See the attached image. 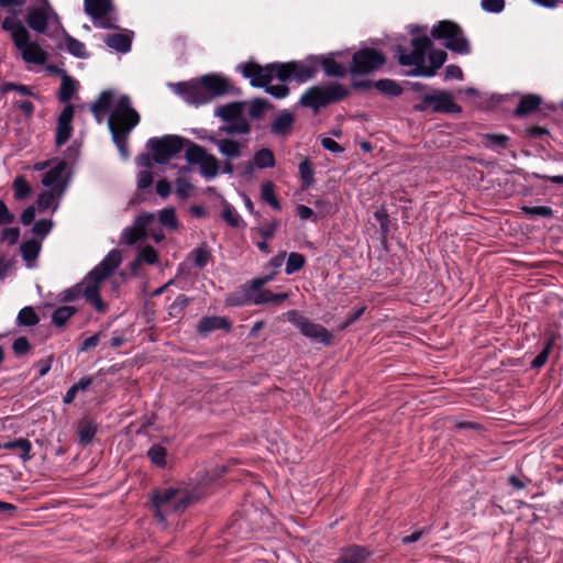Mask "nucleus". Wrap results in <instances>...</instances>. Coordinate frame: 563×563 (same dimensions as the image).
<instances>
[{
    "mask_svg": "<svg viewBox=\"0 0 563 563\" xmlns=\"http://www.w3.org/2000/svg\"><path fill=\"white\" fill-rule=\"evenodd\" d=\"M411 52L397 44L394 46V56L400 66H413L407 76L430 78L443 66L448 54L443 49H431L433 43L427 35L413 36L410 41Z\"/></svg>",
    "mask_w": 563,
    "mask_h": 563,
    "instance_id": "obj_1",
    "label": "nucleus"
},
{
    "mask_svg": "<svg viewBox=\"0 0 563 563\" xmlns=\"http://www.w3.org/2000/svg\"><path fill=\"white\" fill-rule=\"evenodd\" d=\"M122 257L118 250H111L107 256L95 266L82 279V282L63 291L60 301L71 302L80 295L98 312H104L107 305L100 297V284L112 275L121 264Z\"/></svg>",
    "mask_w": 563,
    "mask_h": 563,
    "instance_id": "obj_2",
    "label": "nucleus"
},
{
    "mask_svg": "<svg viewBox=\"0 0 563 563\" xmlns=\"http://www.w3.org/2000/svg\"><path fill=\"white\" fill-rule=\"evenodd\" d=\"M176 92L188 104L199 107L222 96L239 95L240 89H236L224 76L211 73L187 82L177 84Z\"/></svg>",
    "mask_w": 563,
    "mask_h": 563,
    "instance_id": "obj_3",
    "label": "nucleus"
},
{
    "mask_svg": "<svg viewBox=\"0 0 563 563\" xmlns=\"http://www.w3.org/2000/svg\"><path fill=\"white\" fill-rule=\"evenodd\" d=\"M139 123L140 114L132 108L130 97L126 95L120 96L111 110L108 128L113 143L124 159L129 157V134Z\"/></svg>",
    "mask_w": 563,
    "mask_h": 563,
    "instance_id": "obj_4",
    "label": "nucleus"
},
{
    "mask_svg": "<svg viewBox=\"0 0 563 563\" xmlns=\"http://www.w3.org/2000/svg\"><path fill=\"white\" fill-rule=\"evenodd\" d=\"M199 497L184 487L157 488L151 494L155 518L165 523L170 515L184 512Z\"/></svg>",
    "mask_w": 563,
    "mask_h": 563,
    "instance_id": "obj_5",
    "label": "nucleus"
},
{
    "mask_svg": "<svg viewBox=\"0 0 563 563\" xmlns=\"http://www.w3.org/2000/svg\"><path fill=\"white\" fill-rule=\"evenodd\" d=\"M244 78L250 79L252 87H265L273 79L280 82L292 80L291 63L274 62L262 66L255 62H247L238 66Z\"/></svg>",
    "mask_w": 563,
    "mask_h": 563,
    "instance_id": "obj_6",
    "label": "nucleus"
},
{
    "mask_svg": "<svg viewBox=\"0 0 563 563\" xmlns=\"http://www.w3.org/2000/svg\"><path fill=\"white\" fill-rule=\"evenodd\" d=\"M349 96V90L339 82L324 86L309 87L300 97L298 104L318 113L321 108L342 101Z\"/></svg>",
    "mask_w": 563,
    "mask_h": 563,
    "instance_id": "obj_7",
    "label": "nucleus"
},
{
    "mask_svg": "<svg viewBox=\"0 0 563 563\" xmlns=\"http://www.w3.org/2000/svg\"><path fill=\"white\" fill-rule=\"evenodd\" d=\"M431 36L434 40L442 41L444 47L451 52L462 55L471 53V44L463 29L453 21H439L432 26Z\"/></svg>",
    "mask_w": 563,
    "mask_h": 563,
    "instance_id": "obj_8",
    "label": "nucleus"
},
{
    "mask_svg": "<svg viewBox=\"0 0 563 563\" xmlns=\"http://www.w3.org/2000/svg\"><path fill=\"white\" fill-rule=\"evenodd\" d=\"M413 110L442 114H459L462 112L461 106L455 103L451 93L444 89H433L430 93L422 95L420 102L413 104Z\"/></svg>",
    "mask_w": 563,
    "mask_h": 563,
    "instance_id": "obj_9",
    "label": "nucleus"
},
{
    "mask_svg": "<svg viewBox=\"0 0 563 563\" xmlns=\"http://www.w3.org/2000/svg\"><path fill=\"white\" fill-rule=\"evenodd\" d=\"M386 64V56L374 47H363L352 55L349 71L353 77L372 74Z\"/></svg>",
    "mask_w": 563,
    "mask_h": 563,
    "instance_id": "obj_10",
    "label": "nucleus"
},
{
    "mask_svg": "<svg viewBox=\"0 0 563 563\" xmlns=\"http://www.w3.org/2000/svg\"><path fill=\"white\" fill-rule=\"evenodd\" d=\"M185 146V139L178 135L168 134L162 137H151L146 147L152 151L153 159L159 165H165L176 156Z\"/></svg>",
    "mask_w": 563,
    "mask_h": 563,
    "instance_id": "obj_11",
    "label": "nucleus"
},
{
    "mask_svg": "<svg viewBox=\"0 0 563 563\" xmlns=\"http://www.w3.org/2000/svg\"><path fill=\"white\" fill-rule=\"evenodd\" d=\"M287 320L294 324L302 335L311 339L312 341L331 345L333 335L332 333L320 323H314L306 318L298 310H289L287 312Z\"/></svg>",
    "mask_w": 563,
    "mask_h": 563,
    "instance_id": "obj_12",
    "label": "nucleus"
},
{
    "mask_svg": "<svg viewBox=\"0 0 563 563\" xmlns=\"http://www.w3.org/2000/svg\"><path fill=\"white\" fill-rule=\"evenodd\" d=\"M84 10L92 19L97 27L106 30L119 29L110 19H106L107 15L114 11L112 0H84Z\"/></svg>",
    "mask_w": 563,
    "mask_h": 563,
    "instance_id": "obj_13",
    "label": "nucleus"
},
{
    "mask_svg": "<svg viewBox=\"0 0 563 563\" xmlns=\"http://www.w3.org/2000/svg\"><path fill=\"white\" fill-rule=\"evenodd\" d=\"M155 214L152 212H143L134 219L133 225L126 227L121 234V240L128 245H133L137 241L147 238V228L155 222Z\"/></svg>",
    "mask_w": 563,
    "mask_h": 563,
    "instance_id": "obj_14",
    "label": "nucleus"
},
{
    "mask_svg": "<svg viewBox=\"0 0 563 563\" xmlns=\"http://www.w3.org/2000/svg\"><path fill=\"white\" fill-rule=\"evenodd\" d=\"M30 32L25 37L15 41V47L21 52L25 63L34 65H44L47 60V53L36 43L30 41Z\"/></svg>",
    "mask_w": 563,
    "mask_h": 563,
    "instance_id": "obj_15",
    "label": "nucleus"
},
{
    "mask_svg": "<svg viewBox=\"0 0 563 563\" xmlns=\"http://www.w3.org/2000/svg\"><path fill=\"white\" fill-rule=\"evenodd\" d=\"M342 52H331L328 55H316L317 64H318V70L321 68L325 76L333 77V78H342L344 77L349 71V67H346L344 64L338 62L336 57H342Z\"/></svg>",
    "mask_w": 563,
    "mask_h": 563,
    "instance_id": "obj_16",
    "label": "nucleus"
},
{
    "mask_svg": "<svg viewBox=\"0 0 563 563\" xmlns=\"http://www.w3.org/2000/svg\"><path fill=\"white\" fill-rule=\"evenodd\" d=\"M75 107L71 103L66 104L57 118L55 143L57 146L64 145L73 133V119Z\"/></svg>",
    "mask_w": 563,
    "mask_h": 563,
    "instance_id": "obj_17",
    "label": "nucleus"
},
{
    "mask_svg": "<svg viewBox=\"0 0 563 563\" xmlns=\"http://www.w3.org/2000/svg\"><path fill=\"white\" fill-rule=\"evenodd\" d=\"M292 80L298 84L307 82L316 77L318 64L316 55H309L303 60H291Z\"/></svg>",
    "mask_w": 563,
    "mask_h": 563,
    "instance_id": "obj_18",
    "label": "nucleus"
},
{
    "mask_svg": "<svg viewBox=\"0 0 563 563\" xmlns=\"http://www.w3.org/2000/svg\"><path fill=\"white\" fill-rule=\"evenodd\" d=\"M208 141L218 147L219 153L232 161L242 156L243 144L232 139H220L217 135L208 136Z\"/></svg>",
    "mask_w": 563,
    "mask_h": 563,
    "instance_id": "obj_19",
    "label": "nucleus"
},
{
    "mask_svg": "<svg viewBox=\"0 0 563 563\" xmlns=\"http://www.w3.org/2000/svg\"><path fill=\"white\" fill-rule=\"evenodd\" d=\"M369 556L365 547L352 544L340 550L334 563H366Z\"/></svg>",
    "mask_w": 563,
    "mask_h": 563,
    "instance_id": "obj_20",
    "label": "nucleus"
},
{
    "mask_svg": "<svg viewBox=\"0 0 563 563\" xmlns=\"http://www.w3.org/2000/svg\"><path fill=\"white\" fill-rule=\"evenodd\" d=\"M232 323L225 317L220 316H211V317H202L197 325V331L200 335L207 336L211 332L216 330H224L227 332L231 331Z\"/></svg>",
    "mask_w": 563,
    "mask_h": 563,
    "instance_id": "obj_21",
    "label": "nucleus"
},
{
    "mask_svg": "<svg viewBox=\"0 0 563 563\" xmlns=\"http://www.w3.org/2000/svg\"><path fill=\"white\" fill-rule=\"evenodd\" d=\"M245 104L244 101H233L219 106L214 109L213 115L220 118L224 123L243 119L245 118L243 115Z\"/></svg>",
    "mask_w": 563,
    "mask_h": 563,
    "instance_id": "obj_22",
    "label": "nucleus"
},
{
    "mask_svg": "<svg viewBox=\"0 0 563 563\" xmlns=\"http://www.w3.org/2000/svg\"><path fill=\"white\" fill-rule=\"evenodd\" d=\"M56 71L58 74H62V82H60L59 91H58V96H57L58 101L60 103L68 104L70 99L74 97V95L78 90L79 82L76 79H74L73 77H70L69 75H67L65 70H60V69L56 68Z\"/></svg>",
    "mask_w": 563,
    "mask_h": 563,
    "instance_id": "obj_23",
    "label": "nucleus"
},
{
    "mask_svg": "<svg viewBox=\"0 0 563 563\" xmlns=\"http://www.w3.org/2000/svg\"><path fill=\"white\" fill-rule=\"evenodd\" d=\"M133 32L112 33L104 36V43L108 47L125 54L131 51Z\"/></svg>",
    "mask_w": 563,
    "mask_h": 563,
    "instance_id": "obj_24",
    "label": "nucleus"
},
{
    "mask_svg": "<svg viewBox=\"0 0 563 563\" xmlns=\"http://www.w3.org/2000/svg\"><path fill=\"white\" fill-rule=\"evenodd\" d=\"M276 164L275 155L269 148H261L255 152L253 162H247L245 167L249 173L253 172V167L256 166L260 169L272 168Z\"/></svg>",
    "mask_w": 563,
    "mask_h": 563,
    "instance_id": "obj_25",
    "label": "nucleus"
},
{
    "mask_svg": "<svg viewBox=\"0 0 563 563\" xmlns=\"http://www.w3.org/2000/svg\"><path fill=\"white\" fill-rule=\"evenodd\" d=\"M558 338H559V335L555 334L554 332L545 333L541 351L530 363L531 368H536V369L540 368L547 363L550 353L552 352V350L555 346V342H556Z\"/></svg>",
    "mask_w": 563,
    "mask_h": 563,
    "instance_id": "obj_26",
    "label": "nucleus"
},
{
    "mask_svg": "<svg viewBox=\"0 0 563 563\" xmlns=\"http://www.w3.org/2000/svg\"><path fill=\"white\" fill-rule=\"evenodd\" d=\"M294 122V114L288 110H283L272 122L271 132L277 136H285L289 133Z\"/></svg>",
    "mask_w": 563,
    "mask_h": 563,
    "instance_id": "obj_27",
    "label": "nucleus"
},
{
    "mask_svg": "<svg viewBox=\"0 0 563 563\" xmlns=\"http://www.w3.org/2000/svg\"><path fill=\"white\" fill-rule=\"evenodd\" d=\"M66 161H58L48 172L43 176L42 184L48 188H57L62 185V177L67 169Z\"/></svg>",
    "mask_w": 563,
    "mask_h": 563,
    "instance_id": "obj_28",
    "label": "nucleus"
},
{
    "mask_svg": "<svg viewBox=\"0 0 563 563\" xmlns=\"http://www.w3.org/2000/svg\"><path fill=\"white\" fill-rule=\"evenodd\" d=\"M541 103H542V98L540 96L526 95L520 99L514 113L516 117H519V118L526 117V115L534 112L536 110H538V108L540 107Z\"/></svg>",
    "mask_w": 563,
    "mask_h": 563,
    "instance_id": "obj_29",
    "label": "nucleus"
},
{
    "mask_svg": "<svg viewBox=\"0 0 563 563\" xmlns=\"http://www.w3.org/2000/svg\"><path fill=\"white\" fill-rule=\"evenodd\" d=\"M252 131L251 124L246 120V118L227 122L218 128V134H227V135H236L250 134Z\"/></svg>",
    "mask_w": 563,
    "mask_h": 563,
    "instance_id": "obj_30",
    "label": "nucleus"
},
{
    "mask_svg": "<svg viewBox=\"0 0 563 563\" xmlns=\"http://www.w3.org/2000/svg\"><path fill=\"white\" fill-rule=\"evenodd\" d=\"M187 260L191 261L196 268L202 269L212 260V254L208 245L201 243L188 254Z\"/></svg>",
    "mask_w": 563,
    "mask_h": 563,
    "instance_id": "obj_31",
    "label": "nucleus"
},
{
    "mask_svg": "<svg viewBox=\"0 0 563 563\" xmlns=\"http://www.w3.org/2000/svg\"><path fill=\"white\" fill-rule=\"evenodd\" d=\"M0 449L18 451L19 456L25 462L31 460L30 452L32 450V443L25 438H19L13 441H8L0 444Z\"/></svg>",
    "mask_w": 563,
    "mask_h": 563,
    "instance_id": "obj_32",
    "label": "nucleus"
},
{
    "mask_svg": "<svg viewBox=\"0 0 563 563\" xmlns=\"http://www.w3.org/2000/svg\"><path fill=\"white\" fill-rule=\"evenodd\" d=\"M301 190H308L314 185V170L308 157H306L298 166Z\"/></svg>",
    "mask_w": 563,
    "mask_h": 563,
    "instance_id": "obj_33",
    "label": "nucleus"
},
{
    "mask_svg": "<svg viewBox=\"0 0 563 563\" xmlns=\"http://www.w3.org/2000/svg\"><path fill=\"white\" fill-rule=\"evenodd\" d=\"M1 27L3 31L10 32L14 44L15 41H19L22 37L24 38L25 35L29 33L27 29L20 21H16L12 16H7L2 21Z\"/></svg>",
    "mask_w": 563,
    "mask_h": 563,
    "instance_id": "obj_34",
    "label": "nucleus"
},
{
    "mask_svg": "<svg viewBox=\"0 0 563 563\" xmlns=\"http://www.w3.org/2000/svg\"><path fill=\"white\" fill-rule=\"evenodd\" d=\"M187 145L185 157L191 165H199L209 154L202 146L185 139Z\"/></svg>",
    "mask_w": 563,
    "mask_h": 563,
    "instance_id": "obj_35",
    "label": "nucleus"
},
{
    "mask_svg": "<svg viewBox=\"0 0 563 563\" xmlns=\"http://www.w3.org/2000/svg\"><path fill=\"white\" fill-rule=\"evenodd\" d=\"M374 88L386 97H398L402 93L401 86L389 78H383L374 82Z\"/></svg>",
    "mask_w": 563,
    "mask_h": 563,
    "instance_id": "obj_36",
    "label": "nucleus"
},
{
    "mask_svg": "<svg viewBox=\"0 0 563 563\" xmlns=\"http://www.w3.org/2000/svg\"><path fill=\"white\" fill-rule=\"evenodd\" d=\"M64 40H65L66 49L69 54H71L76 58L85 59V58L89 57V54L86 51L85 44L82 42H80L79 40L75 38L74 36L69 35L65 30H64Z\"/></svg>",
    "mask_w": 563,
    "mask_h": 563,
    "instance_id": "obj_37",
    "label": "nucleus"
},
{
    "mask_svg": "<svg viewBox=\"0 0 563 563\" xmlns=\"http://www.w3.org/2000/svg\"><path fill=\"white\" fill-rule=\"evenodd\" d=\"M275 186L271 180H267L261 186V197L263 201L269 205L274 210H280L282 205L275 195Z\"/></svg>",
    "mask_w": 563,
    "mask_h": 563,
    "instance_id": "obj_38",
    "label": "nucleus"
},
{
    "mask_svg": "<svg viewBox=\"0 0 563 563\" xmlns=\"http://www.w3.org/2000/svg\"><path fill=\"white\" fill-rule=\"evenodd\" d=\"M287 292L274 294L268 289H264L255 295L253 302L255 305H265L268 302L280 303L288 299Z\"/></svg>",
    "mask_w": 563,
    "mask_h": 563,
    "instance_id": "obj_39",
    "label": "nucleus"
},
{
    "mask_svg": "<svg viewBox=\"0 0 563 563\" xmlns=\"http://www.w3.org/2000/svg\"><path fill=\"white\" fill-rule=\"evenodd\" d=\"M20 251L25 262L35 261L41 251V242L35 239L27 240L20 245Z\"/></svg>",
    "mask_w": 563,
    "mask_h": 563,
    "instance_id": "obj_40",
    "label": "nucleus"
},
{
    "mask_svg": "<svg viewBox=\"0 0 563 563\" xmlns=\"http://www.w3.org/2000/svg\"><path fill=\"white\" fill-rule=\"evenodd\" d=\"M158 222L162 227L166 228L169 231H175L178 229V220L176 217L175 208L168 207L164 208L158 213Z\"/></svg>",
    "mask_w": 563,
    "mask_h": 563,
    "instance_id": "obj_41",
    "label": "nucleus"
},
{
    "mask_svg": "<svg viewBox=\"0 0 563 563\" xmlns=\"http://www.w3.org/2000/svg\"><path fill=\"white\" fill-rule=\"evenodd\" d=\"M199 166L201 175L208 179L214 178L219 174L220 163L212 154H208Z\"/></svg>",
    "mask_w": 563,
    "mask_h": 563,
    "instance_id": "obj_42",
    "label": "nucleus"
},
{
    "mask_svg": "<svg viewBox=\"0 0 563 563\" xmlns=\"http://www.w3.org/2000/svg\"><path fill=\"white\" fill-rule=\"evenodd\" d=\"M77 312V309L71 306L58 307L52 314V322L58 327H64L67 321Z\"/></svg>",
    "mask_w": 563,
    "mask_h": 563,
    "instance_id": "obj_43",
    "label": "nucleus"
},
{
    "mask_svg": "<svg viewBox=\"0 0 563 563\" xmlns=\"http://www.w3.org/2000/svg\"><path fill=\"white\" fill-rule=\"evenodd\" d=\"M146 455L150 461L157 467L164 468L166 466L167 450L164 446L159 444H153L147 450Z\"/></svg>",
    "mask_w": 563,
    "mask_h": 563,
    "instance_id": "obj_44",
    "label": "nucleus"
},
{
    "mask_svg": "<svg viewBox=\"0 0 563 563\" xmlns=\"http://www.w3.org/2000/svg\"><path fill=\"white\" fill-rule=\"evenodd\" d=\"M113 93L110 90L102 91L98 99L90 106L91 113L104 112L107 113L112 104Z\"/></svg>",
    "mask_w": 563,
    "mask_h": 563,
    "instance_id": "obj_45",
    "label": "nucleus"
},
{
    "mask_svg": "<svg viewBox=\"0 0 563 563\" xmlns=\"http://www.w3.org/2000/svg\"><path fill=\"white\" fill-rule=\"evenodd\" d=\"M97 433V424L93 421H81L78 427L79 442L89 444Z\"/></svg>",
    "mask_w": 563,
    "mask_h": 563,
    "instance_id": "obj_46",
    "label": "nucleus"
},
{
    "mask_svg": "<svg viewBox=\"0 0 563 563\" xmlns=\"http://www.w3.org/2000/svg\"><path fill=\"white\" fill-rule=\"evenodd\" d=\"M484 146L492 150L507 148L509 137L505 134L486 133L483 135Z\"/></svg>",
    "mask_w": 563,
    "mask_h": 563,
    "instance_id": "obj_47",
    "label": "nucleus"
},
{
    "mask_svg": "<svg viewBox=\"0 0 563 563\" xmlns=\"http://www.w3.org/2000/svg\"><path fill=\"white\" fill-rule=\"evenodd\" d=\"M16 321L20 325L33 327L40 322V318L32 307H24L19 311Z\"/></svg>",
    "mask_w": 563,
    "mask_h": 563,
    "instance_id": "obj_48",
    "label": "nucleus"
},
{
    "mask_svg": "<svg viewBox=\"0 0 563 563\" xmlns=\"http://www.w3.org/2000/svg\"><path fill=\"white\" fill-rule=\"evenodd\" d=\"M306 264V257L297 252H291L286 262L285 273L287 275H292L294 273L300 271Z\"/></svg>",
    "mask_w": 563,
    "mask_h": 563,
    "instance_id": "obj_49",
    "label": "nucleus"
},
{
    "mask_svg": "<svg viewBox=\"0 0 563 563\" xmlns=\"http://www.w3.org/2000/svg\"><path fill=\"white\" fill-rule=\"evenodd\" d=\"M272 104L268 100L263 98H256L250 103L249 108V117L251 119H262L264 115V111L271 108Z\"/></svg>",
    "mask_w": 563,
    "mask_h": 563,
    "instance_id": "obj_50",
    "label": "nucleus"
},
{
    "mask_svg": "<svg viewBox=\"0 0 563 563\" xmlns=\"http://www.w3.org/2000/svg\"><path fill=\"white\" fill-rule=\"evenodd\" d=\"M14 198L19 201L24 200L31 194V186L24 176H18L13 181Z\"/></svg>",
    "mask_w": 563,
    "mask_h": 563,
    "instance_id": "obj_51",
    "label": "nucleus"
},
{
    "mask_svg": "<svg viewBox=\"0 0 563 563\" xmlns=\"http://www.w3.org/2000/svg\"><path fill=\"white\" fill-rule=\"evenodd\" d=\"M374 218L379 224L380 233L386 238L390 231L389 229V214L385 207H380L374 212Z\"/></svg>",
    "mask_w": 563,
    "mask_h": 563,
    "instance_id": "obj_52",
    "label": "nucleus"
},
{
    "mask_svg": "<svg viewBox=\"0 0 563 563\" xmlns=\"http://www.w3.org/2000/svg\"><path fill=\"white\" fill-rule=\"evenodd\" d=\"M9 91H15L22 96H34L31 87L12 81H7L0 87L1 93H7Z\"/></svg>",
    "mask_w": 563,
    "mask_h": 563,
    "instance_id": "obj_53",
    "label": "nucleus"
},
{
    "mask_svg": "<svg viewBox=\"0 0 563 563\" xmlns=\"http://www.w3.org/2000/svg\"><path fill=\"white\" fill-rule=\"evenodd\" d=\"M53 221L49 219H41L36 221L32 228V233L44 239L53 229Z\"/></svg>",
    "mask_w": 563,
    "mask_h": 563,
    "instance_id": "obj_54",
    "label": "nucleus"
},
{
    "mask_svg": "<svg viewBox=\"0 0 563 563\" xmlns=\"http://www.w3.org/2000/svg\"><path fill=\"white\" fill-rule=\"evenodd\" d=\"M521 212L528 216H539L543 218H551L553 217V210L550 207L547 206H538V207H530V206H522Z\"/></svg>",
    "mask_w": 563,
    "mask_h": 563,
    "instance_id": "obj_55",
    "label": "nucleus"
},
{
    "mask_svg": "<svg viewBox=\"0 0 563 563\" xmlns=\"http://www.w3.org/2000/svg\"><path fill=\"white\" fill-rule=\"evenodd\" d=\"M221 218L231 227L236 228L240 224V216L235 211V209L229 205L225 203L223 207V210L221 212Z\"/></svg>",
    "mask_w": 563,
    "mask_h": 563,
    "instance_id": "obj_56",
    "label": "nucleus"
},
{
    "mask_svg": "<svg viewBox=\"0 0 563 563\" xmlns=\"http://www.w3.org/2000/svg\"><path fill=\"white\" fill-rule=\"evenodd\" d=\"M263 88L265 89V92L269 93L271 96H273L276 99H284L290 92L289 88L286 85L266 84V86Z\"/></svg>",
    "mask_w": 563,
    "mask_h": 563,
    "instance_id": "obj_57",
    "label": "nucleus"
},
{
    "mask_svg": "<svg viewBox=\"0 0 563 563\" xmlns=\"http://www.w3.org/2000/svg\"><path fill=\"white\" fill-rule=\"evenodd\" d=\"M139 261H142L146 264L154 265L158 261V255L156 250L153 246H145L139 253Z\"/></svg>",
    "mask_w": 563,
    "mask_h": 563,
    "instance_id": "obj_58",
    "label": "nucleus"
},
{
    "mask_svg": "<svg viewBox=\"0 0 563 563\" xmlns=\"http://www.w3.org/2000/svg\"><path fill=\"white\" fill-rule=\"evenodd\" d=\"M190 302V298L185 295H178L174 302L169 306V314L177 316L183 313L185 307Z\"/></svg>",
    "mask_w": 563,
    "mask_h": 563,
    "instance_id": "obj_59",
    "label": "nucleus"
},
{
    "mask_svg": "<svg viewBox=\"0 0 563 563\" xmlns=\"http://www.w3.org/2000/svg\"><path fill=\"white\" fill-rule=\"evenodd\" d=\"M506 5L505 0H482L481 7L484 11L489 13H500Z\"/></svg>",
    "mask_w": 563,
    "mask_h": 563,
    "instance_id": "obj_60",
    "label": "nucleus"
},
{
    "mask_svg": "<svg viewBox=\"0 0 563 563\" xmlns=\"http://www.w3.org/2000/svg\"><path fill=\"white\" fill-rule=\"evenodd\" d=\"M14 264L15 261L13 257H8L7 255L0 254V282L8 277Z\"/></svg>",
    "mask_w": 563,
    "mask_h": 563,
    "instance_id": "obj_61",
    "label": "nucleus"
},
{
    "mask_svg": "<svg viewBox=\"0 0 563 563\" xmlns=\"http://www.w3.org/2000/svg\"><path fill=\"white\" fill-rule=\"evenodd\" d=\"M31 345L25 336H20L14 340L12 350L16 356H22L29 353Z\"/></svg>",
    "mask_w": 563,
    "mask_h": 563,
    "instance_id": "obj_62",
    "label": "nucleus"
},
{
    "mask_svg": "<svg viewBox=\"0 0 563 563\" xmlns=\"http://www.w3.org/2000/svg\"><path fill=\"white\" fill-rule=\"evenodd\" d=\"M20 238V229L19 228H5L1 232V240L7 241L10 245H14L18 243Z\"/></svg>",
    "mask_w": 563,
    "mask_h": 563,
    "instance_id": "obj_63",
    "label": "nucleus"
},
{
    "mask_svg": "<svg viewBox=\"0 0 563 563\" xmlns=\"http://www.w3.org/2000/svg\"><path fill=\"white\" fill-rule=\"evenodd\" d=\"M53 201H54V196L52 192L44 191V192L40 194L37 197V200H36L38 211L42 212V211H45L46 209H48L52 206Z\"/></svg>",
    "mask_w": 563,
    "mask_h": 563,
    "instance_id": "obj_64",
    "label": "nucleus"
}]
</instances>
